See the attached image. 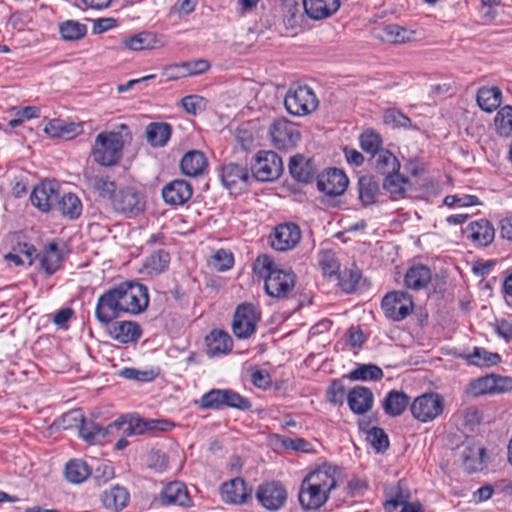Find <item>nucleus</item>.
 <instances>
[{
  "mask_svg": "<svg viewBox=\"0 0 512 512\" xmlns=\"http://www.w3.org/2000/svg\"><path fill=\"white\" fill-rule=\"evenodd\" d=\"M149 305L148 289L136 281H124L99 296L95 317L102 325H109L122 314L138 315Z\"/></svg>",
  "mask_w": 512,
  "mask_h": 512,
  "instance_id": "obj_1",
  "label": "nucleus"
},
{
  "mask_svg": "<svg viewBox=\"0 0 512 512\" xmlns=\"http://www.w3.org/2000/svg\"><path fill=\"white\" fill-rule=\"evenodd\" d=\"M337 472L336 466L323 464L306 475L298 494L304 510L319 509L327 502L330 492L338 486Z\"/></svg>",
  "mask_w": 512,
  "mask_h": 512,
  "instance_id": "obj_2",
  "label": "nucleus"
},
{
  "mask_svg": "<svg viewBox=\"0 0 512 512\" xmlns=\"http://www.w3.org/2000/svg\"><path fill=\"white\" fill-rule=\"evenodd\" d=\"M253 270L256 275L264 279L265 291L269 296L287 299L292 295L297 280L295 273L279 268L270 256L257 257Z\"/></svg>",
  "mask_w": 512,
  "mask_h": 512,
  "instance_id": "obj_3",
  "label": "nucleus"
},
{
  "mask_svg": "<svg viewBox=\"0 0 512 512\" xmlns=\"http://www.w3.org/2000/svg\"><path fill=\"white\" fill-rule=\"evenodd\" d=\"M124 141L119 132H101L96 136L92 156L96 163L103 166L116 165L122 157Z\"/></svg>",
  "mask_w": 512,
  "mask_h": 512,
  "instance_id": "obj_4",
  "label": "nucleus"
},
{
  "mask_svg": "<svg viewBox=\"0 0 512 512\" xmlns=\"http://www.w3.org/2000/svg\"><path fill=\"white\" fill-rule=\"evenodd\" d=\"M318 103L314 91L308 86L300 85L290 87L284 100L287 111L295 116L312 113L318 107Z\"/></svg>",
  "mask_w": 512,
  "mask_h": 512,
  "instance_id": "obj_5",
  "label": "nucleus"
},
{
  "mask_svg": "<svg viewBox=\"0 0 512 512\" xmlns=\"http://www.w3.org/2000/svg\"><path fill=\"white\" fill-rule=\"evenodd\" d=\"M252 179L269 182L278 179L283 172L281 157L274 151H259L251 166Z\"/></svg>",
  "mask_w": 512,
  "mask_h": 512,
  "instance_id": "obj_6",
  "label": "nucleus"
},
{
  "mask_svg": "<svg viewBox=\"0 0 512 512\" xmlns=\"http://www.w3.org/2000/svg\"><path fill=\"white\" fill-rule=\"evenodd\" d=\"M444 409V399L436 392L424 393L414 399L410 410L415 419L426 423L437 418Z\"/></svg>",
  "mask_w": 512,
  "mask_h": 512,
  "instance_id": "obj_7",
  "label": "nucleus"
},
{
  "mask_svg": "<svg viewBox=\"0 0 512 512\" xmlns=\"http://www.w3.org/2000/svg\"><path fill=\"white\" fill-rule=\"evenodd\" d=\"M385 316L393 321H402L413 312L412 296L406 291H392L382 299Z\"/></svg>",
  "mask_w": 512,
  "mask_h": 512,
  "instance_id": "obj_8",
  "label": "nucleus"
},
{
  "mask_svg": "<svg viewBox=\"0 0 512 512\" xmlns=\"http://www.w3.org/2000/svg\"><path fill=\"white\" fill-rule=\"evenodd\" d=\"M259 321L260 314L256 307L251 303H242L235 309L232 331L237 338L248 339L255 333Z\"/></svg>",
  "mask_w": 512,
  "mask_h": 512,
  "instance_id": "obj_9",
  "label": "nucleus"
},
{
  "mask_svg": "<svg viewBox=\"0 0 512 512\" xmlns=\"http://www.w3.org/2000/svg\"><path fill=\"white\" fill-rule=\"evenodd\" d=\"M115 212L136 216L144 211V196L132 187L120 188L110 202Z\"/></svg>",
  "mask_w": 512,
  "mask_h": 512,
  "instance_id": "obj_10",
  "label": "nucleus"
},
{
  "mask_svg": "<svg viewBox=\"0 0 512 512\" xmlns=\"http://www.w3.org/2000/svg\"><path fill=\"white\" fill-rule=\"evenodd\" d=\"M115 422H121V426L115 430L122 431L125 436L141 435L148 431H166L172 424L165 420H144L136 415H125L119 417Z\"/></svg>",
  "mask_w": 512,
  "mask_h": 512,
  "instance_id": "obj_11",
  "label": "nucleus"
},
{
  "mask_svg": "<svg viewBox=\"0 0 512 512\" xmlns=\"http://www.w3.org/2000/svg\"><path fill=\"white\" fill-rule=\"evenodd\" d=\"M269 132L274 146L279 150L294 148L301 139L298 127L284 118L274 120Z\"/></svg>",
  "mask_w": 512,
  "mask_h": 512,
  "instance_id": "obj_12",
  "label": "nucleus"
},
{
  "mask_svg": "<svg viewBox=\"0 0 512 512\" xmlns=\"http://www.w3.org/2000/svg\"><path fill=\"white\" fill-rule=\"evenodd\" d=\"M256 498L264 508L276 511L284 506L287 491L280 482H265L257 488Z\"/></svg>",
  "mask_w": 512,
  "mask_h": 512,
  "instance_id": "obj_13",
  "label": "nucleus"
},
{
  "mask_svg": "<svg viewBox=\"0 0 512 512\" xmlns=\"http://www.w3.org/2000/svg\"><path fill=\"white\" fill-rule=\"evenodd\" d=\"M121 426V422H111L107 426L103 427L96 423L93 419H87L83 417V423H81L79 429V437L90 445L100 444L103 441H107L110 436L115 434Z\"/></svg>",
  "mask_w": 512,
  "mask_h": 512,
  "instance_id": "obj_14",
  "label": "nucleus"
},
{
  "mask_svg": "<svg viewBox=\"0 0 512 512\" xmlns=\"http://www.w3.org/2000/svg\"><path fill=\"white\" fill-rule=\"evenodd\" d=\"M270 239L273 249L281 252L291 250L301 240L300 227L292 222L279 224L274 228Z\"/></svg>",
  "mask_w": 512,
  "mask_h": 512,
  "instance_id": "obj_15",
  "label": "nucleus"
},
{
  "mask_svg": "<svg viewBox=\"0 0 512 512\" xmlns=\"http://www.w3.org/2000/svg\"><path fill=\"white\" fill-rule=\"evenodd\" d=\"M59 196L58 184L55 181H44L33 189L30 200L40 211L49 212L56 208Z\"/></svg>",
  "mask_w": 512,
  "mask_h": 512,
  "instance_id": "obj_16",
  "label": "nucleus"
},
{
  "mask_svg": "<svg viewBox=\"0 0 512 512\" xmlns=\"http://www.w3.org/2000/svg\"><path fill=\"white\" fill-rule=\"evenodd\" d=\"M348 177L337 168H330L317 176L318 190L327 196H338L343 194L348 187Z\"/></svg>",
  "mask_w": 512,
  "mask_h": 512,
  "instance_id": "obj_17",
  "label": "nucleus"
},
{
  "mask_svg": "<svg viewBox=\"0 0 512 512\" xmlns=\"http://www.w3.org/2000/svg\"><path fill=\"white\" fill-rule=\"evenodd\" d=\"M251 176L245 166L228 163L221 168V181L231 192H240L247 189Z\"/></svg>",
  "mask_w": 512,
  "mask_h": 512,
  "instance_id": "obj_18",
  "label": "nucleus"
},
{
  "mask_svg": "<svg viewBox=\"0 0 512 512\" xmlns=\"http://www.w3.org/2000/svg\"><path fill=\"white\" fill-rule=\"evenodd\" d=\"M220 495L223 502L227 504L241 505L251 498L252 488L247 487L243 478L236 477L221 485Z\"/></svg>",
  "mask_w": 512,
  "mask_h": 512,
  "instance_id": "obj_19",
  "label": "nucleus"
},
{
  "mask_svg": "<svg viewBox=\"0 0 512 512\" xmlns=\"http://www.w3.org/2000/svg\"><path fill=\"white\" fill-rule=\"evenodd\" d=\"M192 194V186L182 179L173 180L162 189L163 200L172 206L183 205L192 197Z\"/></svg>",
  "mask_w": 512,
  "mask_h": 512,
  "instance_id": "obj_20",
  "label": "nucleus"
},
{
  "mask_svg": "<svg viewBox=\"0 0 512 512\" xmlns=\"http://www.w3.org/2000/svg\"><path fill=\"white\" fill-rule=\"evenodd\" d=\"M465 234L475 246L486 247L490 245L495 238V229L486 219L472 221L468 224Z\"/></svg>",
  "mask_w": 512,
  "mask_h": 512,
  "instance_id": "obj_21",
  "label": "nucleus"
},
{
  "mask_svg": "<svg viewBox=\"0 0 512 512\" xmlns=\"http://www.w3.org/2000/svg\"><path fill=\"white\" fill-rule=\"evenodd\" d=\"M158 502L163 505L190 507L191 499L184 483L174 481L168 483L159 495Z\"/></svg>",
  "mask_w": 512,
  "mask_h": 512,
  "instance_id": "obj_22",
  "label": "nucleus"
},
{
  "mask_svg": "<svg viewBox=\"0 0 512 512\" xmlns=\"http://www.w3.org/2000/svg\"><path fill=\"white\" fill-rule=\"evenodd\" d=\"M82 131L83 128L80 123L59 118L50 120L44 128V132L51 138L63 140H71L81 134Z\"/></svg>",
  "mask_w": 512,
  "mask_h": 512,
  "instance_id": "obj_23",
  "label": "nucleus"
},
{
  "mask_svg": "<svg viewBox=\"0 0 512 512\" xmlns=\"http://www.w3.org/2000/svg\"><path fill=\"white\" fill-rule=\"evenodd\" d=\"M373 393L364 386H356L347 394V402L351 411L355 414H365L373 406Z\"/></svg>",
  "mask_w": 512,
  "mask_h": 512,
  "instance_id": "obj_24",
  "label": "nucleus"
},
{
  "mask_svg": "<svg viewBox=\"0 0 512 512\" xmlns=\"http://www.w3.org/2000/svg\"><path fill=\"white\" fill-rule=\"evenodd\" d=\"M306 14L314 20L330 17L340 7L339 0H303Z\"/></svg>",
  "mask_w": 512,
  "mask_h": 512,
  "instance_id": "obj_25",
  "label": "nucleus"
},
{
  "mask_svg": "<svg viewBox=\"0 0 512 512\" xmlns=\"http://www.w3.org/2000/svg\"><path fill=\"white\" fill-rule=\"evenodd\" d=\"M109 334L114 340L127 344L137 342L142 334V330L136 322L118 321L113 324Z\"/></svg>",
  "mask_w": 512,
  "mask_h": 512,
  "instance_id": "obj_26",
  "label": "nucleus"
},
{
  "mask_svg": "<svg viewBox=\"0 0 512 512\" xmlns=\"http://www.w3.org/2000/svg\"><path fill=\"white\" fill-rule=\"evenodd\" d=\"M289 171L295 180L304 183L311 182L316 174L313 162L300 154L290 158Z\"/></svg>",
  "mask_w": 512,
  "mask_h": 512,
  "instance_id": "obj_27",
  "label": "nucleus"
},
{
  "mask_svg": "<svg viewBox=\"0 0 512 512\" xmlns=\"http://www.w3.org/2000/svg\"><path fill=\"white\" fill-rule=\"evenodd\" d=\"M380 184L372 175H363L358 179V198L364 207L377 202L380 195Z\"/></svg>",
  "mask_w": 512,
  "mask_h": 512,
  "instance_id": "obj_28",
  "label": "nucleus"
},
{
  "mask_svg": "<svg viewBox=\"0 0 512 512\" xmlns=\"http://www.w3.org/2000/svg\"><path fill=\"white\" fill-rule=\"evenodd\" d=\"M371 165L376 172L386 176L399 172L400 162L389 150L382 149L371 157Z\"/></svg>",
  "mask_w": 512,
  "mask_h": 512,
  "instance_id": "obj_29",
  "label": "nucleus"
},
{
  "mask_svg": "<svg viewBox=\"0 0 512 512\" xmlns=\"http://www.w3.org/2000/svg\"><path fill=\"white\" fill-rule=\"evenodd\" d=\"M432 279V272L429 267L417 264L411 266L404 278L405 286L412 290H421L425 288Z\"/></svg>",
  "mask_w": 512,
  "mask_h": 512,
  "instance_id": "obj_30",
  "label": "nucleus"
},
{
  "mask_svg": "<svg viewBox=\"0 0 512 512\" xmlns=\"http://www.w3.org/2000/svg\"><path fill=\"white\" fill-rule=\"evenodd\" d=\"M207 166V159L203 152L192 150L184 154L180 161V168L183 174L195 177L204 171Z\"/></svg>",
  "mask_w": 512,
  "mask_h": 512,
  "instance_id": "obj_31",
  "label": "nucleus"
},
{
  "mask_svg": "<svg viewBox=\"0 0 512 512\" xmlns=\"http://www.w3.org/2000/svg\"><path fill=\"white\" fill-rule=\"evenodd\" d=\"M409 401V396L404 392L391 390L383 400L382 407L387 415L397 417L403 414L409 405Z\"/></svg>",
  "mask_w": 512,
  "mask_h": 512,
  "instance_id": "obj_32",
  "label": "nucleus"
},
{
  "mask_svg": "<svg viewBox=\"0 0 512 512\" xmlns=\"http://www.w3.org/2000/svg\"><path fill=\"white\" fill-rule=\"evenodd\" d=\"M37 258L39 259L41 268H43L48 275H52L60 267L62 254L56 243H50L37 255Z\"/></svg>",
  "mask_w": 512,
  "mask_h": 512,
  "instance_id": "obj_33",
  "label": "nucleus"
},
{
  "mask_svg": "<svg viewBox=\"0 0 512 512\" xmlns=\"http://www.w3.org/2000/svg\"><path fill=\"white\" fill-rule=\"evenodd\" d=\"M55 210L63 217L74 220L80 217L82 213V203L73 193H67L59 196Z\"/></svg>",
  "mask_w": 512,
  "mask_h": 512,
  "instance_id": "obj_34",
  "label": "nucleus"
},
{
  "mask_svg": "<svg viewBox=\"0 0 512 512\" xmlns=\"http://www.w3.org/2000/svg\"><path fill=\"white\" fill-rule=\"evenodd\" d=\"M171 126L165 122H153L146 127L147 141L153 147H163L171 136Z\"/></svg>",
  "mask_w": 512,
  "mask_h": 512,
  "instance_id": "obj_35",
  "label": "nucleus"
},
{
  "mask_svg": "<svg viewBox=\"0 0 512 512\" xmlns=\"http://www.w3.org/2000/svg\"><path fill=\"white\" fill-rule=\"evenodd\" d=\"M502 101V92L498 87H481L477 92V103L486 112L496 110Z\"/></svg>",
  "mask_w": 512,
  "mask_h": 512,
  "instance_id": "obj_36",
  "label": "nucleus"
},
{
  "mask_svg": "<svg viewBox=\"0 0 512 512\" xmlns=\"http://www.w3.org/2000/svg\"><path fill=\"white\" fill-rule=\"evenodd\" d=\"M157 43V37L152 32H140L122 41L123 46L132 51L154 49L157 47Z\"/></svg>",
  "mask_w": 512,
  "mask_h": 512,
  "instance_id": "obj_37",
  "label": "nucleus"
},
{
  "mask_svg": "<svg viewBox=\"0 0 512 512\" xmlns=\"http://www.w3.org/2000/svg\"><path fill=\"white\" fill-rule=\"evenodd\" d=\"M208 353L216 355L219 353H228L232 349L231 337L222 330H213L207 337Z\"/></svg>",
  "mask_w": 512,
  "mask_h": 512,
  "instance_id": "obj_38",
  "label": "nucleus"
},
{
  "mask_svg": "<svg viewBox=\"0 0 512 512\" xmlns=\"http://www.w3.org/2000/svg\"><path fill=\"white\" fill-rule=\"evenodd\" d=\"M128 501L129 494L127 490L120 486H114L104 491L102 495L104 506L114 511L122 510L127 505Z\"/></svg>",
  "mask_w": 512,
  "mask_h": 512,
  "instance_id": "obj_39",
  "label": "nucleus"
},
{
  "mask_svg": "<svg viewBox=\"0 0 512 512\" xmlns=\"http://www.w3.org/2000/svg\"><path fill=\"white\" fill-rule=\"evenodd\" d=\"M409 183L410 181L406 176L395 172L385 177L383 188L390 194L391 199L395 200L405 196Z\"/></svg>",
  "mask_w": 512,
  "mask_h": 512,
  "instance_id": "obj_40",
  "label": "nucleus"
},
{
  "mask_svg": "<svg viewBox=\"0 0 512 512\" xmlns=\"http://www.w3.org/2000/svg\"><path fill=\"white\" fill-rule=\"evenodd\" d=\"M92 474L91 468L83 460H70L65 466L66 479L75 484L82 483Z\"/></svg>",
  "mask_w": 512,
  "mask_h": 512,
  "instance_id": "obj_41",
  "label": "nucleus"
},
{
  "mask_svg": "<svg viewBox=\"0 0 512 512\" xmlns=\"http://www.w3.org/2000/svg\"><path fill=\"white\" fill-rule=\"evenodd\" d=\"M89 184L94 192L98 194L104 200H108L109 203L113 199L116 191V184L106 175H95L90 178Z\"/></svg>",
  "mask_w": 512,
  "mask_h": 512,
  "instance_id": "obj_42",
  "label": "nucleus"
},
{
  "mask_svg": "<svg viewBox=\"0 0 512 512\" xmlns=\"http://www.w3.org/2000/svg\"><path fill=\"white\" fill-rule=\"evenodd\" d=\"M170 263V255L165 250H158L148 256L144 263V268L149 271L150 274L158 275L164 272Z\"/></svg>",
  "mask_w": 512,
  "mask_h": 512,
  "instance_id": "obj_43",
  "label": "nucleus"
},
{
  "mask_svg": "<svg viewBox=\"0 0 512 512\" xmlns=\"http://www.w3.org/2000/svg\"><path fill=\"white\" fill-rule=\"evenodd\" d=\"M382 377V369L375 364H361L347 375V378L352 381H377L382 379Z\"/></svg>",
  "mask_w": 512,
  "mask_h": 512,
  "instance_id": "obj_44",
  "label": "nucleus"
},
{
  "mask_svg": "<svg viewBox=\"0 0 512 512\" xmlns=\"http://www.w3.org/2000/svg\"><path fill=\"white\" fill-rule=\"evenodd\" d=\"M494 124L497 133L503 137L512 135V106L502 107L496 114Z\"/></svg>",
  "mask_w": 512,
  "mask_h": 512,
  "instance_id": "obj_45",
  "label": "nucleus"
},
{
  "mask_svg": "<svg viewBox=\"0 0 512 512\" xmlns=\"http://www.w3.org/2000/svg\"><path fill=\"white\" fill-rule=\"evenodd\" d=\"M361 278L362 273L357 268L345 269L340 271L337 275L338 285L344 292L348 294L355 292Z\"/></svg>",
  "mask_w": 512,
  "mask_h": 512,
  "instance_id": "obj_46",
  "label": "nucleus"
},
{
  "mask_svg": "<svg viewBox=\"0 0 512 512\" xmlns=\"http://www.w3.org/2000/svg\"><path fill=\"white\" fill-rule=\"evenodd\" d=\"M468 361L479 367H490L500 362L499 354L492 353L484 348L475 347L472 354L467 356Z\"/></svg>",
  "mask_w": 512,
  "mask_h": 512,
  "instance_id": "obj_47",
  "label": "nucleus"
},
{
  "mask_svg": "<svg viewBox=\"0 0 512 512\" xmlns=\"http://www.w3.org/2000/svg\"><path fill=\"white\" fill-rule=\"evenodd\" d=\"M411 33L397 25V24H388L385 25L381 30V39L391 43H404L410 40Z\"/></svg>",
  "mask_w": 512,
  "mask_h": 512,
  "instance_id": "obj_48",
  "label": "nucleus"
},
{
  "mask_svg": "<svg viewBox=\"0 0 512 512\" xmlns=\"http://www.w3.org/2000/svg\"><path fill=\"white\" fill-rule=\"evenodd\" d=\"M360 146L366 153L371 154V157L378 153L382 146V138L379 133L374 130L368 129L360 135Z\"/></svg>",
  "mask_w": 512,
  "mask_h": 512,
  "instance_id": "obj_49",
  "label": "nucleus"
},
{
  "mask_svg": "<svg viewBox=\"0 0 512 512\" xmlns=\"http://www.w3.org/2000/svg\"><path fill=\"white\" fill-rule=\"evenodd\" d=\"M59 31L64 40L74 41L83 38L86 35L87 29L84 24L67 20L60 25Z\"/></svg>",
  "mask_w": 512,
  "mask_h": 512,
  "instance_id": "obj_50",
  "label": "nucleus"
},
{
  "mask_svg": "<svg viewBox=\"0 0 512 512\" xmlns=\"http://www.w3.org/2000/svg\"><path fill=\"white\" fill-rule=\"evenodd\" d=\"M83 417L84 414L81 409H73L64 413L54 424L63 430L72 428H78L79 430L81 423H83Z\"/></svg>",
  "mask_w": 512,
  "mask_h": 512,
  "instance_id": "obj_51",
  "label": "nucleus"
},
{
  "mask_svg": "<svg viewBox=\"0 0 512 512\" xmlns=\"http://www.w3.org/2000/svg\"><path fill=\"white\" fill-rule=\"evenodd\" d=\"M319 266L325 276H337L339 274L340 263L331 250L322 251L319 254Z\"/></svg>",
  "mask_w": 512,
  "mask_h": 512,
  "instance_id": "obj_52",
  "label": "nucleus"
},
{
  "mask_svg": "<svg viewBox=\"0 0 512 512\" xmlns=\"http://www.w3.org/2000/svg\"><path fill=\"white\" fill-rule=\"evenodd\" d=\"M366 440L377 451L384 452L389 447V439L386 432L379 427H372L367 431Z\"/></svg>",
  "mask_w": 512,
  "mask_h": 512,
  "instance_id": "obj_53",
  "label": "nucleus"
},
{
  "mask_svg": "<svg viewBox=\"0 0 512 512\" xmlns=\"http://www.w3.org/2000/svg\"><path fill=\"white\" fill-rule=\"evenodd\" d=\"M224 407H230L242 411L249 410L252 403L249 399L241 396L237 392L230 389H223Z\"/></svg>",
  "mask_w": 512,
  "mask_h": 512,
  "instance_id": "obj_54",
  "label": "nucleus"
},
{
  "mask_svg": "<svg viewBox=\"0 0 512 512\" xmlns=\"http://www.w3.org/2000/svg\"><path fill=\"white\" fill-rule=\"evenodd\" d=\"M223 389H212L205 393L199 400L202 409L219 410L224 407Z\"/></svg>",
  "mask_w": 512,
  "mask_h": 512,
  "instance_id": "obj_55",
  "label": "nucleus"
},
{
  "mask_svg": "<svg viewBox=\"0 0 512 512\" xmlns=\"http://www.w3.org/2000/svg\"><path fill=\"white\" fill-rule=\"evenodd\" d=\"M383 121L386 125L392 128H410L412 122L409 117L404 115L401 111L391 108L387 109L383 115Z\"/></svg>",
  "mask_w": 512,
  "mask_h": 512,
  "instance_id": "obj_56",
  "label": "nucleus"
},
{
  "mask_svg": "<svg viewBox=\"0 0 512 512\" xmlns=\"http://www.w3.org/2000/svg\"><path fill=\"white\" fill-rule=\"evenodd\" d=\"M470 387L471 392L476 396L496 393L494 374L476 379Z\"/></svg>",
  "mask_w": 512,
  "mask_h": 512,
  "instance_id": "obj_57",
  "label": "nucleus"
},
{
  "mask_svg": "<svg viewBox=\"0 0 512 512\" xmlns=\"http://www.w3.org/2000/svg\"><path fill=\"white\" fill-rule=\"evenodd\" d=\"M409 492L407 489H403V495L397 494L391 500L387 501V505L397 507L404 505L400 512H422V505L420 503H406L409 498Z\"/></svg>",
  "mask_w": 512,
  "mask_h": 512,
  "instance_id": "obj_58",
  "label": "nucleus"
},
{
  "mask_svg": "<svg viewBox=\"0 0 512 512\" xmlns=\"http://www.w3.org/2000/svg\"><path fill=\"white\" fill-rule=\"evenodd\" d=\"M346 394V387L342 380L335 379L327 390V398L333 404H342Z\"/></svg>",
  "mask_w": 512,
  "mask_h": 512,
  "instance_id": "obj_59",
  "label": "nucleus"
},
{
  "mask_svg": "<svg viewBox=\"0 0 512 512\" xmlns=\"http://www.w3.org/2000/svg\"><path fill=\"white\" fill-rule=\"evenodd\" d=\"M444 204L447 206H453V205L457 204L460 207H469V206L480 205L481 201L475 195H468V194H464L461 196L447 195L444 198Z\"/></svg>",
  "mask_w": 512,
  "mask_h": 512,
  "instance_id": "obj_60",
  "label": "nucleus"
},
{
  "mask_svg": "<svg viewBox=\"0 0 512 512\" xmlns=\"http://www.w3.org/2000/svg\"><path fill=\"white\" fill-rule=\"evenodd\" d=\"M233 255L226 250L220 249L213 255V266L217 271H226L233 266Z\"/></svg>",
  "mask_w": 512,
  "mask_h": 512,
  "instance_id": "obj_61",
  "label": "nucleus"
},
{
  "mask_svg": "<svg viewBox=\"0 0 512 512\" xmlns=\"http://www.w3.org/2000/svg\"><path fill=\"white\" fill-rule=\"evenodd\" d=\"M182 106L191 115H196L204 109V98L198 95H188L182 98Z\"/></svg>",
  "mask_w": 512,
  "mask_h": 512,
  "instance_id": "obj_62",
  "label": "nucleus"
},
{
  "mask_svg": "<svg viewBox=\"0 0 512 512\" xmlns=\"http://www.w3.org/2000/svg\"><path fill=\"white\" fill-rule=\"evenodd\" d=\"M119 375L129 380L137 381H150L154 378L153 371H141L135 368H124L119 372Z\"/></svg>",
  "mask_w": 512,
  "mask_h": 512,
  "instance_id": "obj_63",
  "label": "nucleus"
},
{
  "mask_svg": "<svg viewBox=\"0 0 512 512\" xmlns=\"http://www.w3.org/2000/svg\"><path fill=\"white\" fill-rule=\"evenodd\" d=\"M168 465L167 456L160 450H151L148 454V466L156 471H163Z\"/></svg>",
  "mask_w": 512,
  "mask_h": 512,
  "instance_id": "obj_64",
  "label": "nucleus"
}]
</instances>
